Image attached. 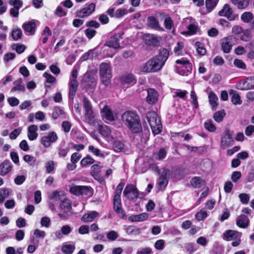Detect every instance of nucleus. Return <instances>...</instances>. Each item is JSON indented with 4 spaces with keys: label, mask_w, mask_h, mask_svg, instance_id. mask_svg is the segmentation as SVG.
Segmentation results:
<instances>
[{
    "label": "nucleus",
    "mask_w": 254,
    "mask_h": 254,
    "mask_svg": "<svg viewBox=\"0 0 254 254\" xmlns=\"http://www.w3.org/2000/svg\"><path fill=\"white\" fill-rule=\"evenodd\" d=\"M169 56V51L163 48L158 55L151 58L140 67L144 73H153L160 71L164 65Z\"/></svg>",
    "instance_id": "obj_1"
},
{
    "label": "nucleus",
    "mask_w": 254,
    "mask_h": 254,
    "mask_svg": "<svg viewBox=\"0 0 254 254\" xmlns=\"http://www.w3.org/2000/svg\"><path fill=\"white\" fill-rule=\"evenodd\" d=\"M124 124L133 133H138L142 131V126L138 115L135 112L127 111L122 116Z\"/></svg>",
    "instance_id": "obj_2"
},
{
    "label": "nucleus",
    "mask_w": 254,
    "mask_h": 254,
    "mask_svg": "<svg viewBox=\"0 0 254 254\" xmlns=\"http://www.w3.org/2000/svg\"><path fill=\"white\" fill-rule=\"evenodd\" d=\"M147 118L152 132L154 134L160 133L162 130V126L157 114L155 112L148 113L147 114Z\"/></svg>",
    "instance_id": "obj_3"
},
{
    "label": "nucleus",
    "mask_w": 254,
    "mask_h": 254,
    "mask_svg": "<svg viewBox=\"0 0 254 254\" xmlns=\"http://www.w3.org/2000/svg\"><path fill=\"white\" fill-rule=\"evenodd\" d=\"M99 74L101 82L108 85L112 78V71L110 65L106 63H102L100 65Z\"/></svg>",
    "instance_id": "obj_4"
},
{
    "label": "nucleus",
    "mask_w": 254,
    "mask_h": 254,
    "mask_svg": "<svg viewBox=\"0 0 254 254\" xmlns=\"http://www.w3.org/2000/svg\"><path fill=\"white\" fill-rule=\"evenodd\" d=\"M69 192L77 196L85 195L90 197L93 195L94 190L90 186L74 185L70 187Z\"/></svg>",
    "instance_id": "obj_5"
},
{
    "label": "nucleus",
    "mask_w": 254,
    "mask_h": 254,
    "mask_svg": "<svg viewBox=\"0 0 254 254\" xmlns=\"http://www.w3.org/2000/svg\"><path fill=\"white\" fill-rule=\"evenodd\" d=\"M170 171L167 168H163L160 176L158 179L157 185L159 190H164L168 184L170 176Z\"/></svg>",
    "instance_id": "obj_6"
},
{
    "label": "nucleus",
    "mask_w": 254,
    "mask_h": 254,
    "mask_svg": "<svg viewBox=\"0 0 254 254\" xmlns=\"http://www.w3.org/2000/svg\"><path fill=\"white\" fill-rule=\"evenodd\" d=\"M178 65L176 66V72L182 75H188L190 71L189 70L190 67V63L188 60L184 59L178 60L176 61Z\"/></svg>",
    "instance_id": "obj_7"
},
{
    "label": "nucleus",
    "mask_w": 254,
    "mask_h": 254,
    "mask_svg": "<svg viewBox=\"0 0 254 254\" xmlns=\"http://www.w3.org/2000/svg\"><path fill=\"white\" fill-rule=\"evenodd\" d=\"M124 196L129 200H134L138 198L139 191L136 186L133 184L127 185L123 192Z\"/></svg>",
    "instance_id": "obj_8"
},
{
    "label": "nucleus",
    "mask_w": 254,
    "mask_h": 254,
    "mask_svg": "<svg viewBox=\"0 0 254 254\" xmlns=\"http://www.w3.org/2000/svg\"><path fill=\"white\" fill-rule=\"evenodd\" d=\"M96 5L91 3L75 12V16L80 18H84L90 16L95 9Z\"/></svg>",
    "instance_id": "obj_9"
},
{
    "label": "nucleus",
    "mask_w": 254,
    "mask_h": 254,
    "mask_svg": "<svg viewBox=\"0 0 254 254\" xmlns=\"http://www.w3.org/2000/svg\"><path fill=\"white\" fill-rule=\"evenodd\" d=\"M235 38L233 36H229L223 38L221 40V47L224 53H229L234 45Z\"/></svg>",
    "instance_id": "obj_10"
},
{
    "label": "nucleus",
    "mask_w": 254,
    "mask_h": 254,
    "mask_svg": "<svg viewBox=\"0 0 254 254\" xmlns=\"http://www.w3.org/2000/svg\"><path fill=\"white\" fill-rule=\"evenodd\" d=\"M218 15L220 16L226 17L229 20H235L238 16L234 13L233 10L228 4H225L222 9L219 11Z\"/></svg>",
    "instance_id": "obj_11"
},
{
    "label": "nucleus",
    "mask_w": 254,
    "mask_h": 254,
    "mask_svg": "<svg viewBox=\"0 0 254 254\" xmlns=\"http://www.w3.org/2000/svg\"><path fill=\"white\" fill-rule=\"evenodd\" d=\"M83 103L85 110V118L88 122H91L94 118L91 104L89 99L86 97H83Z\"/></svg>",
    "instance_id": "obj_12"
},
{
    "label": "nucleus",
    "mask_w": 254,
    "mask_h": 254,
    "mask_svg": "<svg viewBox=\"0 0 254 254\" xmlns=\"http://www.w3.org/2000/svg\"><path fill=\"white\" fill-rule=\"evenodd\" d=\"M57 133L54 131L49 132L47 135L42 137L41 144L46 148L49 147L51 144L56 142L58 139Z\"/></svg>",
    "instance_id": "obj_13"
},
{
    "label": "nucleus",
    "mask_w": 254,
    "mask_h": 254,
    "mask_svg": "<svg viewBox=\"0 0 254 254\" xmlns=\"http://www.w3.org/2000/svg\"><path fill=\"white\" fill-rule=\"evenodd\" d=\"M233 143L234 140L232 135L230 134L228 131L224 132L221 139V147L224 149L227 147L232 145Z\"/></svg>",
    "instance_id": "obj_14"
},
{
    "label": "nucleus",
    "mask_w": 254,
    "mask_h": 254,
    "mask_svg": "<svg viewBox=\"0 0 254 254\" xmlns=\"http://www.w3.org/2000/svg\"><path fill=\"white\" fill-rule=\"evenodd\" d=\"M189 20L190 23L187 26L188 30L183 32L182 34L188 36L195 34L199 29L197 23L196 22H193L192 21L194 20L191 18H187L186 20Z\"/></svg>",
    "instance_id": "obj_15"
},
{
    "label": "nucleus",
    "mask_w": 254,
    "mask_h": 254,
    "mask_svg": "<svg viewBox=\"0 0 254 254\" xmlns=\"http://www.w3.org/2000/svg\"><path fill=\"white\" fill-rule=\"evenodd\" d=\"M122 39V36L120 34H115L111 37L109 40L106 42L105 45L109 47L117 49L120 47V40Z\"/></svg>",
    "instance_id": "obj_16"
},
{
    "label": "nucleus",
    "mask_w": 254,
    "mask_h": 254,
    "mask_svg": "<svg viewBox=\"0 0 254 254\" xmlns=\"http://www.w3.org/2000/svg\"><path fill=\"white\" fill-rule=\"evenodd\" d=\"M82 84L87 88H93L96 85V79L93 75L86 73L82 79Z\"/></svg>",
    "instance_id": "obj_17"
},
{
    "label": "nucleus",
    "mask_w": 254,
    "mask_h": 254,
    "mask_svg": "<svg viewBox=\"0 0 254 254\" xmlns=\"http://www.w3.org/2000/svg\"><path fill=\"white\" fill-rule=\"evenodd\" d=\"M158 94L154 89L150 88L147 90L146 101L148 104H153L158 101Z\"/></svg>",
    "instance_id": "obj_18"
},
{
    "label": "nucleus",
    "mask_w": 254,
    "mask_h": 254,
    "mask_svg": "<svg viewBox=\"0 0 254 254\" xmlns=\"http://www.w3.org/2000/svg\"><path fill=\"white\" fill-rule=\"evenodd\" d=\"M147 25L152 29L164 31L163 28L160 26L159 21L154 16H149L147 17Z\"/></svg>",
    "instance_id": "obj_19"
},
{
    "label": "nucleus",
    "mask_w": 254,
    "mask_h": 254,
    "mask_svg": "<svg viewBox=\"0 0 254 254\" xmlns=\"http://www.w3.org/2000/svg\"><path fill=\"white\" fill-rule=\"evenodd\" d=\"M241 90L254 89V76L248 77L244 81L240 83Z\"/></svg>",
    "instance_id": "obj_20"
},
{
    "label": "nucleus",
    "mask_w": 254,
    "mask_h": 254,
    "mask_svg": "<svg viewBox=\"0 0 254 254\" xmlns=\"http://www.w3.org/2000/svg\"><path fill=\"white\" fill-rule=\"evenodd\" d=\"M36 23L34 20L29 21L23 24L22 28L29 35H33L35 33Z\"/></svg>",
    "instance_id": "obj_21"
},
{
    "label": "nucleus",
    "mask_w": 254,
    "mask_h": 254,
    "mask_svg": "<svg viewBox=\"0 0 254 254\" xmlns=\"http://www.w3.org/2000/svg\"><path fill=\"white\" fill-rule=\"evenodd\" d=\"M249 222L248 217L244 214L240 215L236 219V225L242 228H247L249 225Z\"/></svg>",
    "instance_id": "obj_22"
},
{
    "label": "nucleus",
    "mask_w": 254,
    "mask_h": 254,
    "mask_svg": "<svg viewBox=\"0 0 254 254\" xmlns=\"http://www.w3.org/2000/svg\"><path fill=\"white\" fill-rule=\"evenodd\" d=\"M12 165L9 160L4 161L0 165V175L4 176L11 171Z\"/></svg>",
    "instance_id": "obj_23"
},
{
    "label": "nucleus",
    "mask_w": 254,
    "mask_h": 254,
    "mask_svg": "<svg viewBox=\"0 0 254 254\" xmlns=\"http://www.w3.org/2000/svg\"><path fill=\"white\" fill-rule=\"evenodd\" d=\"M38 127L36 125H32L28 127L27 136L30 140H34L37 139L38 134L37 132Z\"/></svg>",
    "instance_id": "obj_24"
},
{
    "label": "nucleus",
    "mask_w": 254,
    "mask_h": 254,
    "mask_svg": "<svg viewBox=\"0 0 254 254\" xmlns=\"http://www.w3.org/2000/svg\"><path fill=\"white\" fill-rule=\"evenodd\" d=\"M239 237V232L232 230H227L223 234V239L227 241L237 239Z\"/></svg>",
    "instance_id": "obj_25"
},
{
    "label": "nucleus",
    "mask_w": 254,
    "mask_h": 254,
    "mask_svg": "<svg viewBox=\"0 0 254 254\" xmlns=\"http://www.w3.org/2000/svg\"><path fill=\"white\" fill-rule=\"evenodd\" d=\"M102 117L107 121H114V117L112 111L107 106H105L101 111Z\"/></svg>",
    "instance_id": "obj_26"
},
{
    "label": "nucleus",
    "mask_w": 254,
    "mask_h": 254,
    "mask_svg": "<svg viewBox=\"0 0 254 254\" xmlns=\"http://www.w3.org/2000/svg\"><path fill=\"white\" fill-rule=\"evenodd\" d=\"M99 214L95 211H92L90 213H85L81 217V220L84 222H91L95 218L98 217Z\"/></svg>",
    "instance_id": "obj_27"
},
{
    "label": "nucleus",
    "mask_w": 254,
    "mask_h": 254,
    "mask_svg": "<svg viewBox=\"0 0 254 254\" xmlns=\"http://www.w3.org/2000/svg\"><path fill=\"white\" fill-rule=\"evenodd\" d=\"M114 209L115 212L123 215H125V211L122 208L121 197H115L113 199Z\"/></svg>",
    "instance_id": "obj_28"
},
{
    "label": "nucleus",
    "mask_w": 254,
    "mask_h": 254,
    "mask_svg": "<svg viewBox=\"0 0 254 254\" xmlns=\"http://www.w3.org/2000/svg\"><path fill=\"white\" fill-rule=\"evenodd\" d=\"M144 40L148 45H156L159 42L158 38L153 34H147L144 36Z\"/></svg>",
    "instance_id": "obj_29"
},
{
    "label": "nucleus",
    "mask_w": 254,
    "mask_h": 254,
    "mask_svg": "<svg viewBox=\"0 0 254 254\" xmlns=\"http://www.w3.org/2000/svg\"><path fill=\"white\" fill-rule=\"evenodd\" d=\"M148 214L147 213H141L137 215H132L128 219L131 222L143 221L148 218Z\"/></svg>",
    "instance_id": "obj_30"
},
{
    "label": "nucleus",
    "mask_w": 254,
    "mask_h": 254,
    "mask_svg": "<svg viewBox=\"0 0 254 254\" xmlns=\"http://www.w3.org/2000/svg\"><path fill=\"white\" fill-rule=\"evenodd\" d=\"M209 102L212 110H215L218 106V98L215 93L213 91L210 92L208 95Z\"/></svg>",
    "instance_id": "obj_31"
},
{
    "label": "nucleus",
    "mask_w": 254,
    "mask_h": 254,
    "mask_svg": "<svg viewBox=\"0 0 254 254\" xmlns=\"http://www.w3.org/2000/svg\"><path fill=\"white\" fill-rule=\"evenodd\" d=\"M231 2L238 9H244L249 5L250 0H231Z\"/></svg>",
    "instance_id": "obj_32"
},
{
    "label": "nucleus",
    "mask_w": 254,
    "mask_h": 254,
    "mask_svg": "<svg viewBox=\"0 0 254 254\" xmlns=\"http://www.w3.org/2000/svg\"><path fill=\"white\" fill-rule=\"evenodd\" d=\"M122 81L123 84H127L129 85H133L136 82V79L131 74L123 76L122 77Z\"/></svg>",
    "instance_id": "obj_33"
},
{
    "label": "nucleus",
    "mask_w": 254,
    "mask_h": 254,
    "mask_svg": "<svg viewBox=\"0 0 254 254\" xmlns=\"http://www.w3.org/2000/svg\"><path fill=\"white\" fill-rule=\"evenodd\" d=\"M191 186L194 188H200L204 184V181L199 177H194L190 181Z\"/></svg>",
    "instance_id": "obj_34"
},
{
    "label": "nucleus",
    "mask_w": 254,
    "mask_h": 254,
    "mask_svg": "<svg viewBox=\"0 0 254 254\" xmlns=\"http://www.w3.org/2000/svg\"><path fill=\"white\" fill-rule=\"evenodd\" d=\"M78 83L77 81H70L69 83V97L73 99L75 96L76 92Z\"/></svg>",
    "instance_id": "obj_35"
},
{
    "label": "nucleus",
    "mask_w": 254,
    "mask_h": 254,
    "mask_svg": "<svg viewBox=\"0 0 254 254\" xmlns=\"http://www.w3.org/2000/svg\"><path fill=\"white\" fill-rule=\"evenodd\" d=\"M22 80L21 78H19L15 80L13 82L14 86L11 88V91L13 92L15 91H24L25 87L22 85Z\"/></svg>",
    "instance_id": "obj_36"
},
{
    "label": "nucleus",
    "mask_w": 254,
    "mask_h": 254,
    "mask_svg": "<svg viewBox=\"0 0 254 254\" xmlns=\"http://www.w3.org/2000/svg\"><path fill=\"white\" fill-rule=\"evenodd\" d=\"M219 0H205L207 12L209 13L216 6Z\"/></svg>",
    "instance_id": "obj_37"
},
{
    "label": "nucleus",
    "mask_w": 254,
    "mask_h": 254,
    "mask_svg": "<svg viewBox=\"0 0 254 254\" xmlns=\"http://www.w3.org/2000/svg\"><path fill=\"white\" fill-rule=\"evenodd\" d=\"M75 249L74 245L64 244L62 247V251L65 254H71Z\"/></svg>",
    "instance_id": "obj_38"
},
{
    "label": "nucleus",
    "mask_w": 254,
    "mask_h": 254,
    "mask_svg": "<svg viewBox=\"0 0 254 254\" xmlns=\"http://www.w3.org/2000/svg\"><path fill=\"white\" fill-rule=\"evenodd\" d=\"M99 131L100 134L105 137L109 136L111 133L110 128L106 125L100 126Z\"/></svg>",
    "instance_id": "obj_39"
},
{
    "label": "nucleus",
    "mask_w": 254,
    "mask_h": 254,
    "mask_svg": "<svg viewBox=\"0 0 254 254\" xmlns=\"http://www.w3.org/2000/svg\"><path fill=\"white\" fill-rule=\"evenodd\" d=\"M226 115L224 110L216 112L213 115L214 120L218 123L222 122Z\"/></svg>",
    "instance_id": "obj_40"
},
{
    "label": "nucleus",
    "mask_w": 254,
    "mask_h": 254,
    "mask_svg": "<svg viewBox=\"0 0 254 254\" xmlns=\"http://www.w3.org/2000/svg\"><path fill=\"white\" fill-rule=\"evenodd\" d=\"M95 160L90 156L87 155L86 157L83 158L80 161V165L82 167H86L88 165L92 164L94 163Z\"/></svg>",
    "instance_id": "obj_41"
},
{
    "label": "nucleus",
    "mask_w": 254,
    "mask_h": 254,
    "mask_svg": "<svg viewBox=\"0 0 254 254\" xmlns=\"http://www.w3.org/2000/svg\"><path fill=\"white\" fill-rule=\"evenodd\" d=\"M253 18V13L249 11L244 12L241 16V19L244 22L248 23Z\"/></svg>",
    "instance_id": "obj_42"
},
{
    "label": "nucleus",
    "mask_w": 254,
    "mask_h": 254,
    "mask_svg": "<svg viewBox=\"0 0 254 254\" xmlns=\"http://www.w3.org/2000/svg\"><path fill=\"white\" fill-rule=\"evenodd\" d=\"M207 216V213L205 208H202L195 214V218L198 221H203Z\"/></svg>",
    "instance_id": "obj_43"
},
{
    "label": "nucleus",
    "mask_w": 254,
    "mask_h": 254,
    "mask_svg": "<svg viewBox=\"0 0 254 254\" xmlns=\"http://www.w3.org/2000/svg\"><path fill=\"white\" fill-rule=\"evenodd\" d=\"M204 127L209 132H214L216 130V127L211 120H206L204 124Z\"/></svg>",
    "instance_id": "obj_44"
},
{
    "label": "nucleus",
    "mask_w": 254,
    "mask_h": 254,
    "mask_svg": "<svg viewBox=\"0 0 254 254\" xmlns=\"http://www.w3.org/2000/svg\"><path fill=\"white\" fill-rule=\"evenodd\" d=\"M195 47L196 49L198 54L201 56H203L205 55L206 53V50L202 43L199 42H196L195 43Z\"/></svg>",
    "instance_id": "obj_45"
},
{
    "label": "nucleus",
    "mask_w": 254,
    "mask_h": 254,
    "mask_svg": "<svg viewBox=\"0 0 254 254\" xmlns=\"http://www.w3.org/2000/svg\"><path fill=\"white\" fill-rule=\"evenodd\" d=\"M62 211L64 213H68L71 209L70 203L67 201H63L61 204Z\"/></svg>",
    "instance_id": "obj_46"
},
{
    "label": "nucleus",
    "mask_w": 254,
    "mask_h": 254,
    "mask_svg": "<svg viewBox=\"0 0 254 254\" xmlns=\"http://www.w3.org/2000/svg\"><path fill=\"white\" fill-rule=\"evenodd\" d=\"M64 114V111L60 107L56 106L54 108L53 112L52 113V117L54 119H57L61 115Z\"/></svg>",
    "instance_id": "obj_47"
},
{
    "label": "nucleus",
    "mask_w": 254,
    "mask_h": 254,
    "mask_svg": "<svg viewBox=\"0 0 254 254\" xmlns=\"http://www.w3.org/2000/svg\"><path fill=\"white\" fill-rule=\"evenodd\" d=\"M12 48L15 50L18 54H20L24 52L26 47L24 45L17 43L13 44L12 45Z\"/></svg>",
    "instance_id": "obj_48"
},
{
    "label": "nucleus",
    "mask_w": 254,
    "mask_h": 254,
    "mask_svg": "<svg viewBox=\"0 0 254 254\" xmlns=\"http://www.w3.org/2000/svg\"><path fill=\"white\" fill-rule=\"evenodd\" d=\"M22 32L20 28L13 29L11 32V36L14 40H17L22 36Z\"/></svg>",
    "instance_id": "obj_49"
},
{
    "label": "nucleus",
    "mask_w": 254,
    "mask_h": 254,
    "mask_svg": "<svg viewBox=\"0 0 254 254\" xmlns=\"http://www.w3.org/2000/svg\"><path fill=\"white\" fill-rule=\"evenodd\" d=\"M231 102L234 105H240L242 104V100L240 95L237 93L236 91L233 94L231 97Z\"/></svg>",
    "instance_id": "obj_50"
},
{
    "label": "nucleus",
    "mask_w": 254,
    "mask_h": 254,
    "mask_svg": "<svg viewBox=\"0 0 254 254\" xmlns=\"http://www.w3.org/2000/svg\"><path fill=\"white\" fill-rule=\"evenodd\" d=\"M113 147L116 151H121L124 150L125 144L120 140H116L114 143Z\"/></svg>",
    "instance_id": "obj_51"
},
{
    "label": "nucleus",
    "mask_w": 254,
    "mask_h": 254,
    "mask_svg": "<svg viewBox=\"0 0 254 254\" xmlns=\"http://www.w3.org/2000/svg\"><path fill=\"white\" fill-rule=\"evenodd\" d=\"M164 25L167 30H171L173 28L174 23L170 17H167L165 19Z\"/></svg>",
    "instance_id": "obj_52"
},
{
    "label": "nucleus",
    "mask_w": 254,
    "mask_h": 254,
    "mask_svg": "<svg viewBox=\"0 0 254 254\" xmlns=\"http://www.w3.org/2000/svg\"><path fill=\"white\" fill-rule=\"evenodd\" d=\"M234 64L235 66L238 68L246 69V64L242 60L240 59H235L234 61Z\"/></svg>",
    "instance_id": "obj_53"
},
{
    "label": "nucleus",
    "mask_w": 254,
    "mask_h": 254,
    "mask_svg": "<svg viewBox=\"0 0 254 254\" xmlns=\"http://www.w3.org/2000/svg\"><path fill=\"white\" fill-rule=\"evenodd\" d=\"M241 202L244 204L248 203L250 200V195L248 193H242L239 195Z\"/></svg>",
    "instance_id": "obj_54"
},
{
    "label": "nucleus",
    "mask_w": 254,
    "mask_h": 254,
    "mask_svg": "<svg viewBox=\"0 0 254 254\" xmlns=\"http://www.w3.org/2000/svg\"><path fill=\"white\" fill-rule=\"evenodd\" d=\"M43 76L46 78V81L47 83H54L56 81V78L47 72H44Z\"/></svg>",
    "instance_id": "obj_55"
},
{
    "label": "nucleus",
    "mask_w": 254,
    "mask_h": 254,
    "mask_svg": "<svg viewBox=\"0 0 254 254\" xmlns=\"http://www.w3.org/2000/svg\"><path fill=\"white\" fill-rule=\"evenodd\" d=\"M89 150L92 152L95 155L101 157H104V155L101 152L100 150L98 148H95L92 145H90L88 147Z\"/></svg>",
    "instance_id": "obj_56"
},
{
    "label": "nucleus",
    "mask_w": 254,
    "mask_h": 254,
    "mask_svg": "<svg viewBox=\"0 0 254 254\" xmlns=\"http://www.w3.org/2000/svg\"><path fill=\"white\" fill-rule=\"evenodd\" d=\"M125 185L124 183H120L117 186L116 190L115 191V197H121V194L122 192L124 186Z\"/></svg>",
    "instance_id": "obj_57"
},
{
    "label": "nucleus",
    "mask_w": 254,
    "mask_h": 254,
    "mask_svg": "<svg viewBox=\"0 0 254 254\" xmlns=\"http://www.w3.org/2000/svg\"><path fill=\"white\" fill-rule=\"evenodd\" d=\"M187 94L186 90H182L181 89H177L173 93V97H179L180 98L184 99Z\"/></svg>",
    "instance_id": "obj_58"
},
{
    "label": "nucleus",
    "mask_w": 254,
    "mask_h": 254,
    "mask_svg": "<svg viewBox=\"0 0 254 254\" xmlns=\"http://www.w3.org/2000/svg\"><path fill=\"white\" fill-rule=\"evenodd\" d=\"M8 2L10 5H12L13 7H16L19 9L23 5V1L21 0H9Z\"/></svg>",
    "instance_id": "obj_59"
},
{
    "label": "nucleus",
    "mask_w": 254,
    "mask_h": 254,
    "mask_svg": "<svg viewBox=\"0 0 254 254\" xmlns=\"http://www.w3.org/2000/svg\"><path fill=\"white\" fill-rule=\"evenodd\" d=\"M84 32L86 36L89 39H91L96 34V31L90 28L86 29Z\"/></svg>",
    "instance_id": "obj_60"
},
{
    "label": "nucleus",
    "mask_w": 254,
    "mask_h": 254,
    "mask_svg": "<svg viewBox=\"0 0 254 254\" xmlns=\"http://www.w3.org/2000/svg\"><path fill=\"white\" fill-rule=\"evenodd\" d=\"M118 233L115 231H111L107 233V238L111 241H115L118 237Z\"/></svg>",
    "instance_id": "obj_61"
},
{
    "label": "nucleus",
    "mask_w": 254,
    "mask_h": 254,
    "mask_svg": "<svg viewBox=\"0 0 254 254\" xmlns=\"http://www.w3.org/2000/svg\"><path fill=\"white\" fill-rule=\"evenodd\" d=\"M186 249L187 252L189 253V254H192L197 250V248L195 247V245L191 243L187 244L186 246Z\"/></svg>",
    "instance_id": "obj_62"
},
{
    "label": "nucleus",
    "mask_w": 254,
    "mask_h": 254,
    "mask_svg": "<svg viewBox=\"0 0 254 254\" xmlns=\"http://www.w3.org/2000/svg\"><path fill=\"white\" fill-rule=\"evenodd\" d=\"M71 127V124L68 121H64L62 124V127L63 130L66 133L70 131Z\"/></svg>",
    "instance_id": "obj_63"
},
{
    "label": "nucleus",
    "mask_w": 254,
    "mask_h": 254,
    "mask_svg": "<svg viewBox=\"0 0 254 254\" xmlns=\"http://www.w3.org/2000/svg\"><path fill=\"white\" fill-rule=\"evenodd\" d=\"M63 235H68L72 231V228L68 225H65L61 229Z\"/></svg>",
    "instance_id": "obj_64"
}]
</instances>
